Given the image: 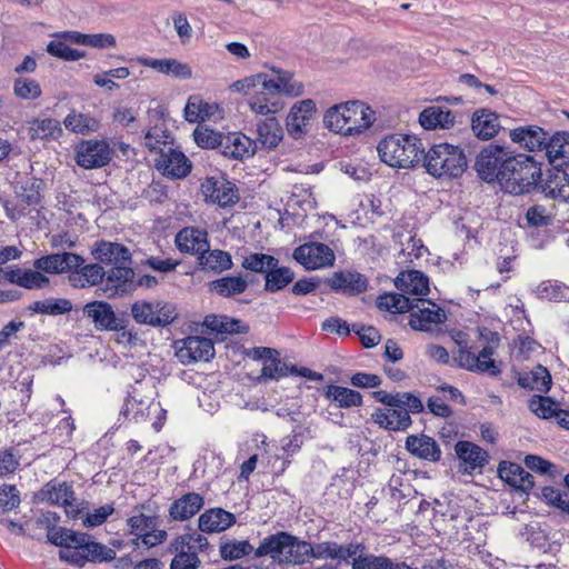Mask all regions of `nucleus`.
<instances>
[{
	"label": "nucleus",
	"instance_id": "nucleus-1",
	"mask_svg": "<svg viewBox=\"0 0 569 569\" xmlns=\"http://www.w3.org/2000/svg\"><path fill=\"white\" fill-rule=\"evenodd\" d=\"M375 120L376 112L359 100L336 104L323 116V123L329 130L345 136L367 130Z\"/></svg>",
	"mask_w": 569,
	"mask_h": 569
},
{
	"label": "nucleus",
	"instance_id": "nucleus-2",
	"mask_svg": "<svg viewBox=\"0 0 569 569\" xmlns=\"http://www.w3.org/2000/svg\"><path fill=\"white\" fill-rule=\"evenodd\" d=\"M386 164L393 168H412L421 161L425 147L420 138L410 134H390L377 147Z\"/></svg>",
	"mask_w": 569,
	"mask_h": 569
},
{
	"label": "nucleus",
	"instance_id": "nucleus-3",
	"mask_svg": "<svg viewBox=\"0 0 569 569\" xmlns=\"http://www.w3.org/2000/svg\"><path fill=\"white\" fill-rule=\"evenodd\" d=\"M427 172L435 178H458L467 169L468 162L459 146L438 143L432 146L421 158Z\"/></svg>",
	"mask_w": 569,
	"mask_h": 569
},
{
	"label": "nucleus",
	"instance_id": "nucleus-4",
	"mask_svg": "<svg viewBox=\"0 0 569 569\" xmlns=\"http://www.w3.org/2000/svg\"><path fill=\"white\" fill-rule=\"evenodd\" d=\"M541 178V169L530 156H509L502 171L499 184L509 193L522 194L536 186Z\"/></svg>",
	"mask_w": 569,
	"mask_h": 569
},
{
	"label": "nucleus",
	"instance_id": "nucleus-5",
	"mask_svg": "<svg viewBox=\"0 0 569 569\" xmlns=\"http://www.w3.org/2000/svg\"><path fill=\"white\" fill-rule=\"evenodd\" d=\"M287 545L284 560L295 565H302L309 561L310 558L336 561V558L341 557L343 552L340 548V543L336 541H322L312 545L292 535L291 539L287 541ZM349 550L350 549H345V552L349 553Z\"/></svg>",
	"mask_w": 569,
	"mask_h": 569
},
{
	"label": "nucleus",
	"instance_id": "nucleus-6",
	"mask_svg": "<svg viewBox=\"0 0 569 569\" xmlns=\"http://www.w3.org/2000/svg\"><path fill=\"white\" fill-rule=\"evenodd\" d=\"M340 548L350 549L348 552H342L341 557L336 558L337 566L351 565L352 569H415L405 562L392 561L385 556H375L366 553L367 548L362 542L351 541L346 545H340Z\"/></svg>",
	"mask_w": 569,
	"mask_h": 569
},
{
	"label": "nucleus",
	"instance_id": "nucleus-7",
	"mask_svg": "<svg viewBox=\"0 0 569 569\" xmlns=\"http://www.w3.org/2000/svg\"><path fill=\"white\" fill-rule=\"evenodd\" d=\"M130 313L138 325L164 328L177 319L176 307L163 300H138L130 307Z\"/></svg>",
	"mask_w": 569,
	"mask_h": 569
},
{
	"label": "nucleus",
	"instance_id": "nucleus-8",
	"mask_svg": "<svg viewBox=\"0 0 569 569\" xmlns=\"http://www.w3.org/2000/svg\"><path fill=\"white\" fill-rule=\"evenodd\" d=\"M112 154L106 140H84L76 147V162L83 169L102 168L111 161Z\"/></svg>",
	"mask_w": 569,
	"mask_h": 569
},
{
	"label": "nucleus",
	"instance_id": "nucleus-9",
	"mask_svg": "<svg viewBox=\"0 0 569 569\" xmlns=\"http://www.w3.org/2000/svg\"><path fill=\"white\" fill-rule=\"evenodd\" d=\"M509 153L500 146L489 144L476 158L475 169L479 177L487 182H499L500 172Z\"/></svg>",
	"mask_w": 569,
	"mask_h": 569
},
{
	"label": "nucleus",
	"instance_id": "nucleus-10",
	"mask_svg": "<svg viewBox=\"0 0 569 569\" xmlns=\"http://www.w3.org/2000/svg\"><path fill=\"white\" fill-rule=\"evenodd\" d=\"M293 258L308 270L331 267L336 260L333 250L321 242H308L293 251Z\"/></svg>",
	"mask_w": 569,
	"mask_h": 569
},
{
	"label": "nucleus",
	"instance_id": "nucleus-11",
	"mask_svg": "<svg viewBox=\"0 0 569 569\" xmlns=\"http://www.w3.org/2000/svg\"><path fill=\"white\" fill-rule=\"evenodd\" d=\"M103 292L108 298L131 293L137 288L134 270L130 264L113 266L103 279Z\"/></svg>",
	"mask_w": 569,
	"mask_h": 569
},
{
	"label": "nucleus",
	"instance_id": "nucleus-12",
	"mask_svg": "<svg viewBox=\"0 0 569 569\" xmlns=\"http://www.w3.org/2000/svg\"><path fill=\"white\" fill-rule=\"evenodd\" d=\"M83 315L89 318L98 331H111L122 329V318L118 317L112 306L103 300H94L86 303Z\"/></svg>",
	"mask_w": 569,
	"mask_h": 569
},
{
	"label": "nucleus",
	"instance_id": "nucleus-13",
	"mask_svg": "<svg viewBox=\"0 0 569 569\" xmlns=\"http://www.w3.org/2000/svg\"><path fill=\"white\" fill-rule=\"evenodd\" d=\"M409 326L416 331H431L433 326L441 323L443 313L430 301L415 298L413 309L409 310Z\"/></svg>",
	"mask_w": 569,
	"mask_h": 569
},
{
	"label": "nucleus",
	"instance_id": "nucleus-14",
	"mask_svg": "<svg viewBox=\"0 0 569 569\" xmlns=\"http://www.w3.org/2000/svg\"><path fill=\"white\" fill-rule=\"evenodd\" d=\"M201 192L207 201L222 208L230 207L239 200L236 186L222 177L207 178L201 184Z\"/></svg>",
	"mask_w": 569,
	"mask_h": 569
},
{
	"label": "nucleus",
	"instance_id": "nucleus-15",
	"mask_svg": "<svg viewBox=\"0 0 569 569\" xmlns=\"http://www.w3.org/2000/svg\"><path fill=\"white\" fill-rule=\"evenodd\" d=\"M181 343L177 349V357L183 365L209 361L214 356L213 342L209 338L189 336Z\"/></svg>",
	"mask_w": 569,
	"mask_h": 569
},
{
	"label": "nucleus",
	"instance_id": "nucleus-16",
	"mask_svg": "<svg viewBox=\"0 0 569 569\" xmlns=\"http://www.w3.org/2000/svg\"><path fill=\"white\" fill-rule=\"evenodd\" d=\"M261 84L262 89L271 90L278 97L284 93L289 97H299L303 92V84L296 80L293 74L288 71H279L273 78L266 73H258L253 76V80Z\"/></svg>",
	"mask_w": 569,
	"mask_h": 569
},
{
	"label": "nucleus",
	"instance_id": "nucleus-17",
	"mask_svg": "<svg viewBox=\"0 0 569 569\" xmlns=\"http://www.w3.org/2000/svg\"><path fill=\"white\" fill-rule=\"evenodd\" d=\"M154 166L163 176L173 179L184 178L191 171L190 160L172 147L154 159Z\"/></svg>",
	"mask_w": 569,
	"mask_h": 569
},
{
	"label": "nucleus",
	"instance_id": "nucleus-18",
	"mask_svg": "<svg viewBox=\"0 0 569 569\" xmlns=\"http://www.w3.org/2000/svg\"><path fill=\"white\" fill-rule=\"evenodd\" d=\"M84 259L73 252L52 253L40 257L33 261L34 269L47 273H64L83 264Z\"/></svg>",
	"mask_w": 569,
	"mask_h": 569
},
{
	"label": "nucleus",
	"instance_id": "nucleus-19",
	"mask_svg": "<svg viewBox=\"0 0 569 569\" xmlns=\"http://www.w3.org/2000/svg\"><path fill=\"white\" fill-rule=\"evenodd\" d=\"M219 151L227 158L242 160L254 154L257 142L241 132L223 133Z\"/></svg>",
	"mask_w": 569,
	"mask_h": 569
},
{
	"label": "nucleus",
	"instance_id": "nucleus-20",
	"mask_svg": "<svg viewBox=\"0 0 569 569\" xmlns=\"http://www.w3.org/2000/svg\"><path fill=\"white\" fill-rule=\"evenodd\" d=\"M42 500L51 505L62 506L66 508L67 515L76 518L79 509L74 506V492L67 482H48L41 490Z\"/></svg>",
	"mask_w": 569,
	"mask_h": 569
},
{
	"label": "nucleus",
	"instance_id": "nucleus-21",
	"mask_svg": "<svg viewBox=\"0 0 569 569\" xmlns=\"http://www.w3.org/2000/svg\"><path fill=\"white\" fill-rule=\"evenodd\" d=\"M150 411H160L162 416L166 415V410L160 408L159 402H154L153 400L138 399L136 395H129L124 401L121 412L126 416L127 419L139 422L144 420L150 415ZM162 419H164V417L159 418L158 421L153 422L152 426L156 431H159L162 428Z\"/></svg>",
	"mask_w": 569,
	"mask_h": 569
},
{
	"label": "nucleus",
	"instance_id": "nucleus-22",
	"mask_svg": "<svg viewBox=\"0 0 569 569\" xmlns=\"http://www.w3.org/2000/svg\"><path fill=\"white\" fill-rule=\"evenodd\" d=\"M455 451L463 465V470L468 473L481 470L489 461L488 452L470 441H458L455 446Z\"/></svg>",
	"mask_w": 569,
	"mask_h": 569
},
{
	"label": "nucleus",
	"instance_id": "nucleus-23",
	"mask_svg": "<svg viewBox=\"0 0 569 569\" xmlns=\"http://www.w3.org/2000/svg\"><path fill=\"white\" fill-rule=\"evenodd\" d=\"M316 103L311 99H306L293 104L287 117V129L295 139L300 138L308 126L313 112Z\"/></svg>",
	"mask_w": 569,
	"mask_h": 569
},
{
	"label": "nucleus",
	"instance_id": "nucleus-24",
	"mask_svg": "<svg viewBox=\"0 0 569 569\" xmlns=\"http://www.w3.org/2000/svg\"><path fill=\"white\" fill-rule=\"evenodd\" d=\"M137 62L143 67L151 68L162 74L173 77L176 79H190L192 69L188 63L177 59H154L148 57H138Z\"/></svg>",
	"mask_w": 569,
	"mask_h": 569
},
{
	"label": "nucleus",
	"instance_id": "nucleus-25",
	"mask_svg": "<svg viewBox=\"0 0 569 569\" xmlns=\"http://www.w3.org/2000/svg\"><path fill=\"white\" fill-rule=\"evenodd\" d=\"M174 242L181 252L198 254V257L209 247L207 231L193 227L180 230Z\"/></svg>",
	"mask_w": 569,
	"mask_h": 569
},
{
	"label": "nucleus",
	"instance_id": "nucleus-26",
	"mask_svg": "<svg viewBox=\"0 0 569 569\" xmlns=\"http://www.w3.org/2000/svg\"><path fill=\"white\" fill-rule=\"evenodd\" d=\"M328 284L335 291H342L343 293L358 295L367 290V278L350 270H342L335 272L329 279Z\"/></svg>",
	"mask_w": 569,
	"mask_h": 569
},
{
	"label": "nucleus",
	"instance_id": "nucleus-27",
	"mask_svg": "<svg viewBox=\"0 0 569 569\" xmlns=\"http://www.w3.org/2000/svg\"><path fill=\"white\" fill-rule=\"evenodd\" d=\"M458 350L452 356V361L457 367L468 371L488 373L493 377L500 373L496 362H487V365H485L486 362H479V359H476V355L469 350L466 342L458 341Z\"/></svg>",
	"mask_w": 569,
	"mask_h": 569
},
{
	"label": "nucleus",
	"instance_id": "nucleus-28",
	"mask_svg": "<svg viewBox=\"0 0 569 569\" xmlns=\"http://www.w3.org/2000/svg\"><path fill=\"white\" fill-rule=\"evenodd\" d=\"M92 254L99 262L106 264H131L132 261L130 250L118 242L100 241Z\"/></svg>",
	"mask_w": 569,
	"mask_h": 569
},
{
	"label": "nucleus",
	"instance_id": "nucleus-29",
	"mask_svg": "<svg viewBox=\"0 0 569 569\" xmlns=\"http://www.w3.org/2000/svg\"><path fill=\"white\" fill-rule=\"evenodd\" d=\"M549 133L537 126H523L510 130V139L529 151L545 150Z\"/></svg>",
	"mask_w": 569,
	"mask_h": 569
},
{
	"label": "nucleus",
	"instance_id": "nucleus-30",
	"mask_svg": "<svg viewBox=\"0 0 569 569\" xmlns=\"http://www.w3.org/2000/svg\"><path fill=\"white\" fill-rule=\"evenodd\" d=\"M248 104L256 114L269 116L283 108V103L274 92L262 88H252Z\"/></svg>",
	"mask_w": 569,
	"mask_h": 569
},
{
	"label": "nucleus",
	"instance_id": "nucleus-31",
	"mask_svg": "<svg viewBox=\"0 0 569 569\" xmlns=\"http://www.w3.org/2000/svg\"><path fill=\"white\" fill-rule=\"evenodd\" d=\"M372 420L381 428L391 431H402L410 427L412 420L407 410L399 408H378L372 413Z\"/></svg>",
	"mask_w": 569,
	"mask_h": 569
},
{
	"label": "nucleus",
	"instance_id": "nucleus-32",
	"mask_svg": "<svg viewBox=\"0 0 569 569\" xmlns=\"http://www.w3.org/2000/svg\"><path fill=\"white\" fill-rule=\"evenodd\" d=\"M498 473L505 482L523 492L529 491L535 486L532 475L518 463L502 461L498 467Z\"/></svg>",
	"mask_w": 569,
	"mask_h": 569
},
{
	"label": "nucleus",
	"instance_id": "nucleus-33",
	"mask_svg": "<svg viewBox=\"0 0 569 569\" xmlns=\"http://www.w3.org/2000/svg\"><path fill=\"white\" fill-rule=\"evenodd\" d=\"M546 197L559 202H569V174L557 167L548 172L542 184Z\"/></svg>",
	"mask_w": 569,
	"mask_h": 569
},
{
	"label": "nucleus",
	"instance_id": "nucleus-34",
	"mask_svg": "<svg viewBox=\"0 0 569 569\" xmlns=\"http://www.w3.org/2000/svg\"><path fill=\"white\" fill-rule=\"evenodd\" d=\"M203 506L204 499L201 495L188 492L171 503L169 516L176 521H184L198 513Z\"/></svg>",
	"mask_w": 569,
	"mask_h": 569
},
{
	"label": "nucleus",
	"instance_id": "nucleus-35",
	"mask_svg": "<svg viewBox=\"0 0 569 569\" xmlns=\"http://www.w3.org/2000/svg\"><path fill=\"white\" fill-rule=\"evenodd\" d=\"M395 286L406 295L427 296L430 291L428 277L418 270L400 272L395 279Z\"/></svg>",
	"mask_w": 569,
	"mask_h": 569
},
{
	"label": "nucleus",
	"instance_id": "nucleus-36",
	"mask_svg": "<svg viewBox=\"0 0 569 569\" xmlns=\"http://www.w3.org/2000/svg\"><path fill=\"white\" fill-rule=\"evenodd\" d=\"M499 117L488 109H479L471 118V129L475 136L481 140H490L500 130Z\"/></svg>",
	"mask_w": 569,
	"mask_h": 569
},
{
	"label": "nucleus",
	"instance_id": "nucleus-37",
	"mask_svg": "<svg viewBox=\"0 0 569 569\" xmlns=\"http://www.w3.org/2000/svg\"><path fill=\"white\" fill-rule=\"evenodd\" d=\"M455 114L446 107L430 106L419 114V123L427 130L449 129L455 124Z\"/></svg>",
	"mask_w": 569,
	"mask_h": 569
},
{
	"label": "nucleus",
	"instance_id": "nucleus-38",
	"mask_svg": "<svg viewBox=\"0 0 569 569\" xmlns=\"http://www.w3.org/2000/svg\"><path fill=\"white\" fill-rule=\"evenodd\" d=\"M250 283L248 276L241 273L237 276H226L212 280L208 283L210 292L223 298H231L246 292Z\"/></svg>",
	"mask_w": 569,
	"mask_h": 569
},
{
	"label": "nucleus",
	"instance_id": "nucleus-39",
	"mask_svg": "<svg viewBox=\"0 0 569 569\" xmlns=\"http://www.w3.org/2000/svg\"><path fill=\"white\" fill-rule=\"evenodd\" d=\"M236 522V516L222 508L206 510L199 517V529L202 532H220L230 528Z\"/></svg>",
	"mask_w": 569,
	"mask_h": 569
},
{
	"label": "nucleus",
	"instance_id": "nucleus-40",
	"mask_svg": "<svg viewBox=\"0 0 569 569\" xmlns=\"http://www.w3.org/2000/svg\"><path fill=\"white\" fill-rule=\"evenodd\" d=\"M406 448L413 456L428 461H438L441 456L436 440L426 435L409 436L406 440Z\"/></svg>",
	"mask_w": 569,
	"mask_h": 569
},
{
	"label": "nucleus",
	"instance_id": "nucleus-41",
	"mask_svg": "<svg viewBox=\"0 0 569 569\" xmlns=\"http://www.w3.org/2000/svg\"><path fill=\"white\" fill-rule=\"evenodd\" d=\"M79 543H76L73 549H81L83 563L87 561H111L116 558V551L100 542L92 540V537L88 533L81 532Z\"/></svg>",
	"mask_w": 569,
	"mask_h": 569
},
{
	"label": "nucleus",
	"instance_id": "nucleus-42",
	"mask_svg": "<svg viewBox=\"0 0 569 569\" xmlns=\"http://www.w3.org/2000/svg\"><path fill=\"white\" fill-rule=\"evenodd\" d=\"M106 270L99 263L80 266L70 271L69 281L74 288L93 287L103 282Z\"/></svg>",
	"mask_w": 569,
	"mask_h": 569
},
{
	"label": "nucleus",
	"instance_id": "nucleus-43",
	"mask_svg": "<svg viewBox=\"0 0 569 569\" xmlns=\"http://www.w3.org/2000/svg\"><path fill=\"white\" fill-rule=\"evenodd\" d=\"M291 539V533L279 531L263 538L257 549H254V557L260 558L269 556L273 560L281 561V556L286 553L287 541Z\"/></svg>",
	"mask_w": 569,
	"mask_h": 569
},
{
	"label": "nucleus",
	"instance_id": "nucleus-44",
	"mask_svg": "<svg viewBox=\"0 0 569 569\" xmlns=\"http://www.w3.org/2000/svg\"><path fill=\"white\" fill-rule=\"evenodd\" d=\"M199 266L202 270L212 271L214 273H222L232 268L231 254L220 249L210 250L208 247L207 251H203L198 257Z\"/></svg>",
	"mask_w": 569,
	"mask_h": 569
},
{
	"label": "nucleus",
	"instance_id": "nucleus-45",
	"mask_svg": "<svg viewBox=\"0 0 569 569\" xmlns=\"http://www.w3.org/2000/svg\"><path fill=\"white\" fill-rule=\"evenodd\" d=\"M325 397L338 408L349 409L362 405V396L359 391L337 385L327 386Z\"/></svg>",
	"mask_w": 569,
	"mask_h": 569
},
{
	"label": "nucleus",
	"instance_id": "nucleus-46",
	"mask_svg": "<svg viewBox=\"0 0 569 569\" xmlns=\"http://www.w3.org/2000/svg\"><path fill=\"white\" fill-rule=\"evenodd\" d=\"M27 131L31 140L58 139L62 128L57 119H32L28 121Z\"/></svg>",
	"mask_w": 569,
	"mask_h": 569
},
{
	"label": "nucleus",
	"instance_id": "nucleus-47",
	"mask_svg": "<svg viewBox=\"0 0 569 569\" xmlns=\"http://www.w3.org/2000/svg\"><path fill=\"white\" fill-rule=\"evenodd\" d=\"M545 151L550 163L555 167L562 164L561 160L569 156V133L561 131L548 136Z\"/></svg>",
	"mask_w": 569,
	"mask_h": 569
},
{
	"label": "nucleus",
	"instance_id": "nucleus-48",
	"mask_svg": "<svg viewBox=\"0 0 569 569\" xmlns=\"http://www.w3.org/2000/svg\"><path fill=\"white\" fill-rule=\"evenodd\" d=\"M258 142L267 149L276 148L282 140L283 130L274 117L261 121L257 128Z\"/></svg>",
	"mask_w": 569,
	"mask_h": 569
},
{
	"label": "nucleus",
	"instance_id": "nucleus-49",
	"mask_svg": "<svg viewBox=\"0 0 569 569\" xmlns=\"http://www.w3.org/2000/svg\"><path fill=\"white\" fill-rule=\"evenodd\" d=\"M60 517L52 511L42 512L34 519L26 521V536L31 539L41 540L47 537L51 526L58 525Z\"/></svg>",
	"mask_w": 569,
	"mask_h": 569
},
{
	"label": "nucleus",
	"instance_id": "nucleus-50",
	"mask_svg": "<svg viewBox=\"0 0 569 569\" xmlns=\"http://www.w3.org/2000/svg\"><path fill=\"white\" fill-rule=\"evenodd\" d=\"M517 382L525 389L548 392L551 386V376L545 367L537 366L529 373L520 376Z\"/></svg>",
	"mask_w": 569,
	"mask_h": 569
},
{
	"label": "nucleus",
	"instance_id": "nucleus-51",
	"mask_svg": "<svg viewBox=\"0 0 569 569\" xmlns=\"http://www.w3.org/2000/svg\"><path fill=\"white\" fill-rule=\"evenodd\" d=\"M66 128L74 133L88 134L100 128V122L87 113L70 112L63 120Z\"/></svg>",
	"mask_w": 569,
	"mask_h": 569
},
{
	"label": "nucleus",
	"instance_id": "nucleus-52",
	"mask_svg": "<svg viewBox=\"0 0 569 569\" xmlns=\"http://www.w3.org/2000/svg\"><path fill=\"white\" fill-rule=\"evenodd\" d=\"M28 309L36 313L60 316L70 312L72 303L64 298H49L32 302Z\"/></svg>",
	"mask_w": 569,
	"mask_h": 569
},
{
	"label": "nucleus",
	"instance_id": "nucleus-53",
	"mask_svg": "<svg viewBox=\"0 0 569 569\" xmlns=\"http://www.w3.org/2000/svg\"><path fill=\"white\" fill-rule=\"evenodd\" d=\"M377 306L380 310H386L391 313L408 312L413 309V299H410L406 293H383L378 297Z\"/></svg>",
	"mask_w": 569,
	"mask_h": 569
},
{
	"label": "nucleus",
	"instance_id": "nucleus-54",
	"mask_svg": "<svg viewBox=\"0 0 569 569\" xmlns=\"http://www.w3.org/2000/svg\"><path fill=\"white\" fill-rule=\"evenodd\" d=\"M296 366H287L280 359V353L277 351L276 357L268 358L263 361L261 369L260 380H279L289 375L296 373Z\"/></svg>",
	"mask_w": 569,
	"mask_h": 569
},
{
	"label": "nucleus",
	"instance_id": "nucleus-55",
	"mask_svg": "<svg viewBox=\"0 0 569 569\" xmlns=\"http://www.w3.org/2000/svg\"><path fill=\"white\" fill-rule=\"evenodd\" d=\"M295 278L293 271L288 267H276L270 268L264 276V290L269 292H276L287 287Z\"/></svg>",
	"mask_w": 569,
	"mask_h": 569
},
{
	"label": "nucleus",
	"instance_id": "nucleus-56",
	"mask_svg": "<svg viewBox=\"0 0 569 569\" xmlns=\"http://www.w3.org/2000/svg\"><path fill=\"white\" fill-rule=\"evenodd\" d=\"M279 260L273 256L260 252H252L243 257L241 267L248 271L256 273H266L270 268L276 267Z\"/></svg>",
	"mask_w": 569,
	"mask_h": 569
},
{
	"label": "nucleus",
	"instance_id": "nucleus-57",
	"mask_svg": "<svg viewBox=\"0 0 569 569\" xmlns=\"http://www.w3.org/2000/svg\"><path fill=\"white\" fill-rule=\"evenodd\" d=\"M81 532H76L71 529L51 526L50 530L47 533V541L51 545L62 547L66 549H73L76 543H79V539L83 541V538L80 537Z\"/></svg>",
	"mask_w": 569,
	"mask_h": 569
},
{
	"label": "nucleus",
	"instance_id": "nucleus-58",
	"mask_svg": "<svg viewBox=\"0 0 569 569\" xmlns=\"http://www.w3.org/2000/svg\"><path fill=\"white\" fill-rule=\"evenodd\" d=\"M536 295L549 301H569V287L557 281H543L537 287Z\"/></svg>",
	"mask_w": 569,
	"mask_h": 569
},
{
	"label": "nucleus",
	"instance_id": "nucleus-59",
	"mask_svg": "<svg viewBox=\"0 0 569 569\" xmlns=\"http://www.w3.org/2000/svg\"><path fill=\"white\" fill-rule=\"evenodd\" d=\"M144 146L150 152L157 153L159 157L168 150V147H172V138L166 130L156 127L146 133Z\"/></svg>",
	"mask_w": 569,
	"mask_h": 569
},
{
	"label": "nucleus",
	"instance_id": "nucleus-60",
	"mask_svg": "<svg viewBox=\"0 0 569 569\" xmlns=\"http://www.w3.org/2000/svg\"><path fill=\"white\" fill-rule=\"evenodd\" d=\"M219 551L221 558L229 561L240 559L251 552L254 553L252 545L247 540H231L223 542L220 545Z\"/></svg>",
	"mask_w": 569,
	"mask_h": 569
},
{
	"label": "nucleus",
	"instance_id": "nucleus-61",
	"mask_svg": "<svg viewBox=\"0 0 569 569\" xmlns=\"http://www.w3.org/2000/svg\"><path fill=\"white\" fill-rule=\"evenodd\" d=\"M13 93L22 100H34L41 96L42 90L37 80L19 77L13 82Z\"/></svg>",
	"mask_w": 569,
	"mask_h": 569
},
{
	"label": "nucleus",
	"instance_id": "nucleus-62",
	"mask_svg": "<svg viewBox=\"0 0 569 569\" xmlns=\"http://www.w3.org/2000/svg\"><path fill=\"white\" fill-rule=\"evenodd\" d=\"M127 525L129 527L130 535L137 537V539L133 540V543L138 546L139 538L156 527V518L144 513H139L137 516L130 517L127 520Z\"/></svg>",
	"mask_w": 569,
	"mask_h": 569
},
{
	"label": "nucleus",
	"instance_id": "nucleus-63",
	"mask_svg": "<svg viewBox=\"0 0 569 569\" xmlns=\"http://www.w3.org/2000/svg\"><path fill=\"white\" fill-rule=\"evenodd\" d=\"M529 409L538 417L548 419L558 413L557 403L549 397L532 396L529 399Z\"/></svg>",
	"mask_w": 569,
	"mask_h": 569
},
{
	"label": "nucleus",
	"instance_id": "nucleus-64",
	"mask_svg": "<svg viewBox=\"0 0 569 569\" xmlns=\"http://www.w3.org/2000/svg\"><path fill=\"white\" fill-rule=\"evenodd\" d=\"M47 52L51 56L66 60L78 61L84 58V52L69 47L64 41L52 40L47 46Z\"/></svg>",
	"mask_w": 569,
	"mask_h": 569
}]
</instances>
